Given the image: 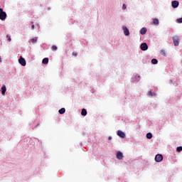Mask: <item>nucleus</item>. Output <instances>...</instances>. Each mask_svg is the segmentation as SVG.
<instances>
[{"label":"nucleus","mask_w":182,"mask_h":182,"mask_svg":"<svg viewBox=\"0 0 182 182\" xmlns=\"http://www.w3.org/2000/svg\"><path fill=\"white\" fill-rule=\"evenodd\" d=\"M117 136L122 137V139H124V137H126V134H124V132H122L121 130H119L117 132Z\"/></svg>","instance_id":"0eeeda50"},{"label":"nucleus","mask_w":182,"mask_h":182,"mask_svg":"<svg viewBox=\"0 0 182 182\" xmlns=\"http://www.w3.org/2000/svg\"><path fill=\"white\" fill-rule=\"evenodd\" d=\"M156 93H153V96H156Z\"/></svg>","instance_id":"cd10ccee"},{"label":"nucleus","mask_w":182,"mask_h":182,"mask_svg":"<svg viewBox=\"0 0 182 182\" xmlns=\"http://www.w3.org/2000/svg\"><path fill=\"white\" fill-rule=\"evenodd\" d=\"M108 140H112V136H109Z\"/></svg>","instance_id":"a878e982"},{"label":"nucleus","mask_w":182,"mask_h":182,"mask_svg":"<svg viewBox=\"0 0 182 182\" xmlns=\"http://www.w3.org/2000/svg\"><path fill=\"white\" fill-rule=\"evenodd\" d=\"M6 38H7L8 42H11V36L7 35V36H6Z\"/></svg>","instance_id":"412c9836"},{"label":"nucleus","mask_w":182,"mask_h":182,"mask_svg":"<svg viewBox=\"0 0 182 182\" xmlns=\"http://www.w3.org/2000/svg\"><path fill=\"white\" fill-rule=\"evenodd\" d=\"M122 30L124 31L125 36H129V35H130V31H129V28H127V27L123 26Z\"/></svg>","instance_id":"39448f33"},{"label":"nucleus","mask_w":182,"mask_h":182,"mask_svg":"<svg viewBox=\"0 0 182 182\" xmlns=\"http://www.w3.org/2000/svg\"><path fill=\"white\" fill-rule=\"evenodd\" d=\"M146 32H147V28H142L140 30L141 35H146Z\"/></svg>","instance_id":"9d476101"},{"label":"nucleus","mask_w":182,"mask_h":182,"mask_svg":"<svg viewBox=\"0 0 182 182\" xmlns=\"http://www.w3.org/2000/svg\"><path fill=\"white\" fill-rule=\"evenodd\" d=\"M0 19L1 21H5L6 19V12L4 11V9L0 8Z\"/></svg>","instance_id":"f257e3e1"},{"label":"nucleus","mask_w":182,"mask_h":182,"mask_svg":"<svg viewBox=\"0 0 182 182\" xmlns=\"http://www.w3.org/2000/svg\"><path fill=\"white\" fill-rule=\"evenodd\" d=\"M66 112V109L65 108H61L58 112L60 113V114H63V113H65Z\"/></svg>","instance_id":"dca6fc26"},{"label":"nucleus","mask_w":182,"mask_h":182,"mask_svg":"<svg viewBox=\"0 0 182 182\" xmlns=\"http://www.w3.org/2000/svg\"><path fill=\"white\" fill-rule=\"evenodd\" d=\"M151 63H153V65H157V63H159V60H157L156 58H153L151 60Z\"/></svg>","instance_id":"2eb2a0df"},{"label":"nucleus","mask_w":182,"mask_h":182,"mask_svg":"<svg viewBox=\"0 0 182 182\" xmlns=\"http://www.w3.org/2000/svg\"><path fill=\"white\" fill-rule=\"evenodd\" d=\"M81 114L82 116H86V114H87V111L86 110V109H82Z\"/></svg>","instance_id":"4468645a"},{"label":"nucleus","mask_w":182,"mask_h":182,"mask_svg":"<svg viewBox=\"0 0 182 182\" xmlns=\"http://www.w3.org/2000/svg\"><path fill=\"white\" fill-rule=\"evenodd\" d=\"M1 56H0V60H1Z\"/></svg>","instance_id":"c85d7f7f"},{"label":"nucleus","mask_w":182,"mask_h":182,"mask_svg":"<svg viewBox=\"0 0 182 182\" xmlns=\"http://www.w3.org/2000/svg\"><path fill=\"white\" fill-rule=\"evenodd\" d=\"M42 63H43V65H48V63H49V58H44Z\"/></svg>","instance_id":"ddd939ff"},{"label":"nucleus","mask_w":182,"mask_h":182,"mask_svg":"<svg viewBox=\"0 0 182 182\" xmlns=\"http://www.w3.org/2000/svg\"><path fill=\"white\" fill-rule=\"evenodd\" d=\"M73 56H77V53L73 52Z\"/></svg>","instance_id":"5701e85b"},{"label":"nucleus","mask_w":182,"mask_h":182,"mask_svg":"<svg viewBox=\"0 0 182 182\" xmlns=\"http://www.w3.org/2000/svg\"><path fill=\"white\" fill-rule=\"evenodd\" d=\"M126 8H127V6H126V4H123V6H122V9H126Z\"/></svg>","instance_id":"b1692460"},{"label":"nucleus","mask_w":182,"mask_h":182,"mask_svg":"<svg viewBox=\"0 0 182 182\" xmlns=\"http://www.w3.org/2000/svg\"><path fill=\"white\" fill-rule=\"evenodd\" d=\"M173 44L174 46H178V45L180 44V39L178 38V36H174L173 38Z\"/></svg>","instance_id":"f03ea898"},{"label":"nucleus","mask_w":182,"mask_h":182,"mask_svg":"<svg viewBox=\"0 0 182 182\" xmlns=\"http://www.w3.org/2000/svg\"><path fill=\"white\" fill-rule=\"evenodd\" d=\"M1 93H2L3 95H4L5 93H6V86L3 85L1 87Z\"/></svg>","instance_id":"9b49d317"},{"label":"nucleus","mask_w":182,"mask_h":182,"mask_svg":"<svg viewBox=\"0 0 182 182\" xmlns=\"http://www.w3.org/2000/svg\"><path fill=\"white\" fill-rule=\"evenodd\" d=\"M117 159H118V160H122L123 159V153L118 151L117 153Z\"/></svg>","instance_id":"6e6552de"},{"label":"nucleus","mask_w":182,"mask_h":182,"mask_svg":"<svg viewBox=\"0 0 182 182\" xmlns=\"http://www.w3.org/2000/svg\"><path fill=\"white\" fill-rule=\"evenodd\" d=\"M152 137H153V134H151V133L149 132V133L146 134V139H150Z\"/></svg>","instance_id":"f3484780"},{"label":"nucleus","mask_w":182,"mask_h":182,"mask_svg":"<svg viewBox=\"0 0 182 182\" xmlns=\"http://www.w3.org/2000/svg\"><path fill=\"white\" fill-rule=\"evenodd\" d=\"M18 63L20 65H21V66H26V60H25V58H23L22 56H20Z\"/></svg>","instance_id":"7ed1b4c3"},{"label":"nucleus","mask_w":182,"mask_h":182,"mask_svg":"<svg viewBox=\"0 0 182 182\" xmlns=\"http://www.w3.org/2000/svg\"><path fill=\"white\" fill-rule=\"evenodd\" d=\"M140 48L142 50H147V49H149V46H147V43H143L141 44Z\"/></svg>","instance_id":"423d86ee"},{"label":"nucleus","mask_w":182,"mask_h":182,"mask_svg":"<svg viewBox=\"0 0 182 182\" xmlns=\"http://www.w3.org/2000/svg\"><path fill=\"white\" fill-rule=\"evenodd\" d=\"M155 161H156V163H160V161H163V155L157 154L155 156Z\"/></svg>","instance_id":"20e7f679"},{"label":"nucleus","mask_w":182,"mask_h":182,"mask_svg":"<svg viewBox=\"0 0 182 182\" xmlns=\"http://www.w3.org/2000/svg\"><path fill=\"white\" fill-rule=\"evenodd\" d=\"M159 23V18H154L153 19V24L154 25L158 26Z\"/></svg>","instance_id":"f8f14e48"},{"label":"nucleus","mask_w":182,"mask_h":182,"mask_svg":"<svg viewBox=\"0 0 182 182\" xmlns=\"http://www.w3.org/2000/svg\"><path fill=\"white\" fill-rule=\"evenodd\" d=\"M164 56H166V53L164 51H162Z\"/></svg>","instance_id":"bb28decb"},{"label":"nucleus","mask_w":182,"mask_h":182,"mask_svg":"<svg viewBox=\"0 0 182 182\" xmlns=\"http://www.w3.org/2000/svg\"><path fill=\"white\" fill-rule=\"evenodd\" d=\"M171 4H172L173 8H178V5H179V3L177 1H173Z\"/></svg>","instance_id":"1a4fd4ad"},{"label":"nucleus","mask_w":182,"mask_h":182,"mask_svg":"<svg viewBox=\"0 0 182 182\" xmlns=\"http://www.w3.org/2000/svg\"><path fill=\"white\" fill-rule=\"evenodd\" d=\"M148 95L149 96H151V97H153V92L151 91H149Z\"/></svg>","instance_id":"4be33fe9"},{"label":"nucleus","mask_w":182,"mask_h":182,"mask_svg":"<svg viewBox=\"0 0 182 182\" xmlns=\"http://www.w3.org/2000/svg\"><path fill=\"white\" fill-rule=\"evenodd\" d=\"M31 41V42H32L33 43H35L38 41V38H32Z\"/></svg>","instance_id":"aec40b11"},{"label":"nucleus","mask_w":182,"mask_h":182,"mask_svg":"<svg viewBox=\"0 0 182 182\" xmlns=\"http://www.w3.org/2000/svg\"><path fill=\"white\" fill-rule=\"evenodd\" d=\"M51 49H52V50H58V46H53L52 47H51Z\"/></svg>","instance_id":"a211bd4d"},{"label":"nucleus","mask_w":182,"mask_h":182,"mask_svg":"<svg viewBox=\"0 0 182 182\" xmlns=\"http://www.w3.org/2000/svg\"><path fill=\"white\" fill-rule=\"evenodd\" d=\"M31 29H35V25L33 24V25L31 26Z\"/></svg>","instance_id":"393cba45"},{"label":"nucleus","mask_w":182,"mask_h":182,"mask_svg":"<svg viewBox=\"0 0 182 182\" xmlns=\"http://www.w3.org/2000/svg\"><path fill=\"white\" fill-rule=\"evenodd\" d=\"M176 151H178V153H180V151H182V146H178L176 149Z\"/></svg>","instance_id":"6ab92c4d"}]
</instances>
